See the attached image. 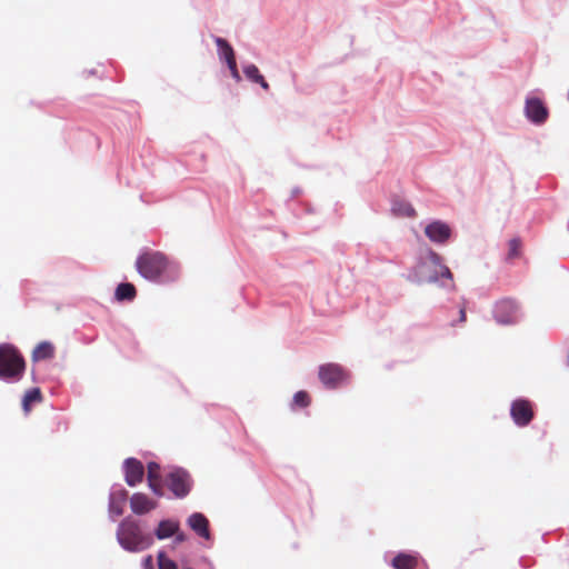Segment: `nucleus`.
<instances>
[{
	"instance_id": "f257e3e1",
	"label": "nucleus",
	"mask_w": 569,
	"mask_h": 569,
	"mask_svg": "<svg viewBox=\"0 0 569 569\" xmlns=\"http://www.w3.org/2000/svg\"><path fill=\"white\" fill-rule=\"evenodd\" d=\"M117 540L120 546L130 552H139L148 549L153 538L149 533H144L137 520L131 517L124 518L117 530Z\"/></svg>"
},
{
	"instance_id": "f03ea898",
	"label": "nucleus",
	"mask_w": 569,
	"mask_h": 569,
	"mask_svg": "<svg viewBox=\"0 0 569 569\" xmlns=\"http://www.w3.org/2000/svg\"><path fill=\"white\" fill-rule=\"evenodd\" d=\"M26 370V361L12 345H0V379L18 381Z\"/></svg>"
},
{
	"instance_id": "7ed1b4c3",
	"label": "nucleus",
	"mask_w": 569,
	"mask_h": 569,
	"mask_svg": "<svg viewBox=\"0 0 569 569\" xmlns=\"http://www.w3.org/2000/svg\"><path fill=\"white\" fill-rule=\"evenodd\" d=\"M170 267V261L160 251L146 250L136 261L137 271L146 279L158 280Z\"/></svg>"
},
{
	"instance_id": "20e7f679",
	"label": "nucleus",
	"mask_w": 569,
	"mask_h": 569,
	"mask_svg": "<svg viewBox=\"0 0 569 569\" xmlns=\"http://www.w3.org/2000/svg\"><path fill=\"white\" fill-rule=\"evenodd\" d=\"M166 483L174 497L181 499L189 495L192 479L188 471L178 468L167 475Z\"/></svg>"
},
{
	"instance_id": "39448f33",
	"label": "nucleus",
	"mask_w": 569,
	"mask_h": 569,
	"mask_svg": "<svg viewBox=\"0 0 569 569\" xmlns=\"http://www.w3.org/2000/svg\"><path fill=\"white\" fill-rule=\"evenodd\" d=\"M348 377V372L338 363H326L319 368V379L329 389L337 388Z\"/></svg>"
},
{
	"instance_id": "423d86ee",
	"label": "nucleus",
	"mask_w": 569,
	"mask_h": 569,
	"mask_svg": "<svg viewBox=\"0 0 569 569\" xmlns=\"http://www.w3.org/2000/svg\"><path fill=\"white\" fill-rule=\"evenodd\" d=\"M510 415L513 422L519 427L528 426L533 419V409L529 400L517 399L511 403Z\"/></svg>"
},
{
	"instance_id": "0eeeda50",
	"label": "nucleus",
	"mask_w": 569,
	"mask_h": 569,
	"mask_svg": "<svg viewBox=\"0 0 569 569\" xmlns=\"http://www.w3.org/2000/svg\"><path fill=\"white\" fill-rule=\"evenodd\" d=\"M517 305L511 299H501L496 302L493 316L497 322L501 325H511L517 320Z\"/></svg>"
},
{
	"instance_id": "6e6552de",
	"label": "nucleus",
	"mask_w": 569,
	"mask_h": 569,
	"mask_svg": "<svg viewBox=\"0 0 569 569\" xmlns=\"http://www.w3.org/2000/svg\"><path fill=\"white\" fill-rule=\"evenodd\" d=\"M526 117L536 124H542L547 121L549 111L541 99L527 98L525 104Z\"/></svg>"
},
{
	"instance_id": "1a4fd4ad",
	"label": "nucleus",
	"mask_w": 569,
	"mask_h": 569,
	"mask_svg": "<svg viewBox=\"0 0 569 569\" xmlns=\"http://www.w3.org/2000/svg\"><path fill=\"white\" fill-rule=\"evenodd\" d=\"M144 468L141 461L136 458H128L124 461V480L128 486L134 487L143 479Z\"/></svg>"
},
{
	"instance_id": "9d476101",
	"label": "nucleus",
	"mask_w": 569,
	"mask_h": 569,
	"mask_svg": "<svg viewBox=\"0 0 569 569\" xmlns=\"http://www.w3.org/2000/svg\"><path fill=\"white\" fill-rule=\"evenodd\" d=\"M158 507V502L146 493L136 492L130 497V508L136 515H146Z\"/></svg>"
},
{
	"instance_id": "9b49d317",
	"label": "nucleus",
	"mask_w": 569,
	"mask_h": 569,
	"mask_svg": "<svg viewBox=\"0 0 569 569\" xmlns=\"http://www.w3.org/2000/svg\"><path fill=\"white\" fill-rule=\"evenodd\" d=\"M425 233L432 242L443 243L450 238L451 230L445 222L433 221L425 228Z\"/></svg>"
},
{
	"instance_id": "f8f14e48",
	"label": "nucleus",
	"mask_w": 569,
	"mask_h": 569,
	"mask_svg": "<svg viewBox=\"0 0 569 569\" xmlns=\"http://www.w3.org/2000/svg\"><path fill=\"white\" fill-rule=\"evenodd\" d=\"M188 523L200 537L206 539L210 537L209 521L202 513H192L188 519Z\"/></svg>"
},
{
	"instance_id": "ddd939ff",
	"label": "nucleus",
	"mask_w": 569,
	"mask_h": 569,
	"mask_svg": "<svg viewBox=\"0 0 569 569\" xmlns=\"http://www.w3.org/2000/svg\"><path fill=\"white\" fill-rule=\"evenodd\" d=\"M418 566V557L409 553H398L392 559V567L395 569H415Z\"/></svg>"
},
{
	"instance_id": "4468645a",
	"label": "nucleus",
	"mask_w": 569,
	"mask_h": 569,
	"mask_svg": "<svg viewBox=\"0 0 569 569\" xmlns=\"http://www.w3.org/2000/svg\"><path fill=\"white\" fill-rule=\"evenodd\" d=\"M127 501V491L121 490L110 497L109 512L114 516H121Z\"/></svg>"
},
{
	"instance_id": "2eb2a0df",
	"label": "nucleus",
	"mask_w": 569,
	"mask_h": 569,
	"mask_svg": "<svg viewBox=\"0 0 569 569\" xmlns=\"http://www.w3.org/2000/svg\"><path fill=\"white\" fill-rule=\"evenodd\" d=\"M54 356V347L51 342H40L32 351V360L41 361L51 359Z\"/></svg>"
},
{
	"instance_id": "dca6fc26",
	"label": "nucleus",
	"mask_w": 569,
	"mask_h": 569,
	"mask_svg": "<svg viewBox=\"0 0 569 569\" xmlns=\"http://www.w3.org/2000/svg\"><path fill=\"white\" fill-rule=\"evenodd\" d=\"M43 397L40 388H32L29 389L23 398H22V409L26 413H29L31 411V407L33 403H40L42 402Z\"/></svg>"
},
{
	"instance_id": "f3484780",
	"label": "nucleus",
	"mask_w": 569,
	"mask_h": 569,
	"mask_svg": "<svg viewBox=\"0 0 569 569\" xmlns=\"http://www.w3.org/2000/svg\"><path fill=\"white\" fill-rule=\"evenodd\" d=\"M244 76L252 82L260 84V87L268 91L269 83L266 81L259 69L254 64H248L243 68Z\"/></svg>"
},
{
	"instance_id": "a211bd4d",
	"label": "nucleus",
	"mask_w": 569,
	"mask_h": 569,
	"mask_svg": "<svg viewBox=\"0 0 569 569\" xmlns=\"http://www.w3.org/2000/svg\"><path fill=\"white\" fill-rule=\"evenodd\" d=\"M178 523L171 520H162L160 521L158 528L156 529V536L158 539L162 540L173 536L178 531Z\"/></svg>"
},
{
	"instance_id": "6ab92c4d",
	"label": "nucleus",
	"mask_w": 569,
	"mask_h": 569,
	"mask_svg": "<svg viewBox=\"0 0 569 569\" xmlns=\"http://www.w3.org/2000/svg\"><path fill=\"white\" fill-rule=\"evenodd\" d=\"M136 295H137L136 287L129 282L120 283L117 287L116 293H114L116 299L118 301H124V300L131 301L134 299Z\"/></svg>"
},
{
	"instance_id": "aec40b11",
	"label": "nucleus",
	"mask_w": 569,
	"mask_h": 569,
	"mask_svg": "<svg viewBox=\"0 0 569 569\" xmlns=\"http://www.w3.org/2000/svg\"><path fill=\"white\" fill-rule=\"evenodd\" d=\"M214 41L218 47L220 59H223L227 63L229 61L236 60L234 51L227 40L222 38H216Z\"/></svg>"
},
{
	"instance_id": "412c9836",
	"label": "nucleus",
	"mask_w": 569,
	"mask_h": 569,
	"mask_svg": "<svg viewBox=\"0 0 569 569\" xmlns=\"http://www.w3.org/2000/svg\"><path fill=\"white\" fill-rule=\"evenodd\" d=\"M392 212L400 217H415L416 211L413 207L403 200H395L392 202Z\"/></svg>"
},
{
	"instance_id": "4be33fe9",
	"label": "nucleus",
	"mask_w": 569,
	"mask_h": 569,
	"mask_svg": "<svg viewBox=\"0 0 569 569\" xmlns=\"http://www.w3.org/2000/svg\"><path fill=\"white\" fill-rule=\"evenodd\" d=\"M293 405L299 407V408H306L310 405V396L308 395L307 391H298L295 396H293Z\"/></svg>"
},
{
	"instance_id": "5701e85b",
	"label": "nucleus",
	"mask_w": 569,
	"mask_h": 569,
	"mask_svg": "<svg viewBox=\"0 0 569 569\" xmlns=\"http://www.w3.org/2000/svg\"><path fill=\"white\" fill-rule=\"evenodd\" d=\"M157 478H160V466L157 462H149L147 466V479L152 481V479Z\"/></svg>"
},
{
	"instance_id": "b1692460",
	"label": "nucleus",
	"mask_w": 569,
	"mask_h": 569,
	"mask_svg": "<svg viewBox=\"0 0 569 569\" xmlns=\"http://www.w3.org/2000/svg\"><path fill=\"white\" fill-rule=\"evenodd\" d=\"M159 569H177V565L168 559L162 552L158 556Z\"/></svg>"
},
{
	"instance_id": "393cba45",
	"label": "nucleus",
	"mask_w": 569,
	"mask_h": 569,
	"mask_svg": "<svg viewBox=\"0 0 569 569\" xmlns=\"http://www.w3.org/2000/svg\"><path fill=\"white\" fill-rule=\"evenodd\" d=\"M148 486H149L151 491L157 497H162L163 496V488H162V485H161V477L157 478V479H152V481H148Z\"/></svg>"
},
{
	"instance_id": "a878e982",
	"label": "nucleus",
	"mask_w": 569,
	"mask_h": 569,
	"mask_svg": "<svg viewBox=\"0 0 569 569\" xmlns=\"http://www.w3.org/2000/svg\"><path fill=\"white\" fill-rule=\"evenodd\" d=\"M519 249H520V240L519 239H511L509 241V251H508V258L513 259L519 256Z\"/></svg>"
},
{
	"instance_id": "bb28decb",
	"label": "nucleus",
	"mask_w": 569,
	"mask_h": 569,
	"mask_svg": "<svg viewBox=\"0 0 569 569\" xmlns=\"http://www.w3.org/2000/svg\"><path fill=\"white\" fill-rule=\"evenodd\" d=\"M227 64H228V68L230 70L231 77L237 82H239L241 80V77H240V73H239V70H238V67H237V61L236 60L229 61Z\"/></svg>"
},
{
	"instance_id": "cd10ccee",
	"label": "nucleus",
	"mask_w": 569,
	"mask_h": 569,
	"mask_svg": "<svg viewBox=\"0 0 569 569\" xmlns=\"http://www.w3.org/2000/svg\"><path fill=\"white\" fill-rule=\"evenodd\" d=\"M440 269H441V277L452 280V273L448 267L440 266Z\"/></svg>"
},
{
	"instance_id": "c85d7f7f",
	"label": "nucleus",
	"mask_w": 569,
	"mask_h": 569,
	"mask_svg": "<svg viewBox=\"0 0 569 569\" xmlns=\"http://www.w3.org/2000/svg\"><path fill=\"white\" fill-rule=\"evenodd\" d=\"M467 320L466 307L462 306L459 310V323H465Z\"/></svg>"
},
{
	"instance_id": "c756f323",
	"label": "nucleus",
	"mask_w": 569,
	"mask_h": 569,
	"mask_svg": "<svg viewBox=\"0 0 569 569\" xmlns=\"http://www.w3.org/2000/svg\"><path fill=\"white\" fill-rule=\"evenodd\" d=\"M431 259L433 260V262H437V263L440 260L439 256L437 253H433V252L431 253Z\"/></svg>"
},
{
	"instance_id": "7c9ffc66",
	"label": "nucleus",
	"mask_w": 569,
	"mask_h": 569,
	"mask_svg": "<svg viewBox=\"0 0 569 569\" xmlns=\"http://www.w3.org/2000/svg\"><path fill=\"white\" fill-rule=\"evenodd\" d=\"M147 563H150L151 562V556H149L147 559H146Z\"/></svg>"
}]
</instances>
